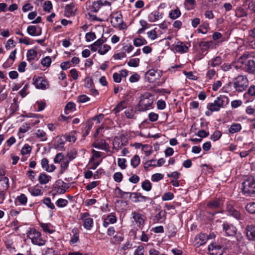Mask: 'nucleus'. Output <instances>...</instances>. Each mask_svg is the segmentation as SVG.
I'll return each instance as SVG.
<instances>
[{"instance_id":"a211bd4d","label":"nucleus","mask_w":255,"mask_h":255,"mask_svg":"<svg viewBox=\"0 0 255 255\" xmlns=\"http://www.w3.org/2000/svg\"><path fill=\"white\" fill-rule=\"evenodd\" d=\"M30 39L27 37H25L23 38H19V43H23L25 45H29V44H32L34 43V42H37L38 44L43 45L44 42L45 41V38H44L43 39H37L35 40H32L31 42H29V40Z\"/></svg>"},{"instance_id":"a878e982","label":"nucleus","mask_w":255,"mask_h":255,"mask_svg":"<svg viewBox=\"0 0 255 255\" xmlns=\"http://www.w3.org/2000/svg\"><path fill=\"white\" fill-rule=\"evenodd\" d=\"M127 106V102L124 100L121 101L116 106V107L113 110V112L115 114H117L120 113L124 109L126 108Z\"/></svg>"},{"instance_id":"6ab92c4d","label":"nucleus","mask_w":255,"mask_h":255,"mask_svg":"<svg viewBox=\"0 0 255 255\" xmlns=\"http://www.w3.org/2000/svg\"><path fill=\"white\" fill-rule=\"evenodd\" d=\"M163 13H159L157 10H154L148 16V20L150 22H153L163 17Z\"/></svg>"},{"instance_id":"bf43d9fd","label":"nucleus","mask_w":255,"mask_h":255,"mask_svg":"<svg viewBox=\"0 0 255 255\" xmlns=\"http://www.w3.org/2000/svg\"><path fill=\"white\" fill-rule=\"evenodd\" d=\"M222 133L220 130L215 131L210 136V139L214 141L219 140L222 136Z\"/></svg>"},{"instance_id":"8fccbe9b","label":"nucleus","mask_w":255,"mask_h":255,"mask_svg":"<svg viewBox=\"0 0 255 255\" xmlns=\"http://www.w3.org/2000/svg\"><path fill=\"white\" fill-rule=\"evenodd\" d=\"M42 203L45 204L47 208L51 210L55 209L54 204L51 202V199L49 197L44 198L42 200Z\"/></svg>"},{"instance_id":"72a5a7b5","label":"nucleus","mask_w":255,"mask_h":255,"mask_svg":"<svg viewBox=\"0 0 255 255\" xmlns=\"http://www.w3.org/2000/svg\"><path fill=\"white\" fill-rule=\"evenodd\" d=\"M250 45L252 48L255 49V27L249 32Z\"/></svg>"},{"instance_id":"de8ad7c7","label":"nucleus","mask_w":255,"mask_h":255,"mask_svg":"<svg viewBox=\"0 0 255 255\" xmlns=\"http://www.w3.org/2000/svg\"><path fill=\"white\" fill-rule=\"evenodd\" d=\"M111 49V47L107 44H104L103 46H101L99 48L98 50V52L100 55H104L107 53L110 49Z\"/></svg>"},{"instance_id":"f257e3e1","label":"nucleus","mask_w":255,"mask_h":255,"mask_svg":"<svg viewBox=\"0 0 255 255\" xmlns=\"http://www.w3.org/2000/svg\"><path fill=\"white\" fill-rule=\"evenodd\" d=\"M241 192L247 197L255 196V178L253 176L247 177L242 183Z\"/></svg>"},{"instance_id":"473e14b6","label":"nucleus","mask_w":255,"mask_h":255,"mask_svg":"<svg viewBox=\"0 0 255 255\" xmlns=\"http://www.w3.org/2000/svg\"><path fill=\"white\" fill-rule=\"evenodd\" d=\"M106 142L104 139H101L99 141L94 142L92 143V146L99 149H105L106 148Z\"/></svg>"},{"instance_id":"4d7b16f0","label":"nucleus","mask_w":255,"mask_h":255,"mask_svg":"<svg viewBox=\"0 0 255 255\" xmlns=\"http://www.w3.org/2000/svg\"><path fill=\"white\" fill-rule=\"evenodd\" d=\"M84 86L86 88L91 89L94 87V84L91 78L86 77L84 80Z\"/></svg>"},{"instance_id":"bb28decb","label":"nucleus","mask_w":255,"mask_h":255,"mask_svg":"<svg viewBox=\"0 0 255 255\" xmlns=\"http://www.w3.org/2000/svg\"><path fill=\"white\" fill-rule=\"evenodd\" d=\"M242 129V126L239 123H233L228 129L229 133L234 134L240 131Z\"/></svg>"},{"instance_id":"423d86ee","label":"nucleus","mask_w":255,"mask_h":255,"mask_svg":"<svg viewBox=\"0 0 255 255\" xmlns=\"http://www.w3.org/2000/svg\"><path fill=\"white\" fill-rule=\"evenodd\" d=\"M27 236L31 239L33 245L42 246L45 244L46 241L41 238V233L35 229H30L27 233Z\"/></svg>"},{"instance_id":"ea45409f","label":"nucleus","mask_w":255,"mask_h":255,"mask_svg":"<svg viewBox=\"0 0 255 255\" xmlns=\"http://www.w3.org/2000/svg\"><path fill=\"white\" fill-rule=\"evenodd\" d=\"M76 110V105L73 102L68 103L64 109L65 114H68L69 112H72Z\"/></svg>"},{"instance_id":"09e8293b","label":"nucleus","mask_w":255,"mask_h":255,"mask_svg":"<svg viewBox=\"0 0 255 255\" xmlns=\"http://www.w3.org/2000/svg\"><path fill=\"white\" fill-rule=\"evenodd\" d=\"M140 159L138 155H135L131 159L130 164L133 168H136L140 164Z\"/></svg>"},{"instance_id":"4468645a","label":"nucleus","mask_w":255,"mask_h":255,"mask_svg":"<svg viewBox=\"0 0 255 255\" xmlns=\"http://www.w3.org/2000/svg\"><path fill=\"white\" fill-rule=\"evenodd\" d=\"M207 241V234L201 233L195 237L194 243L195 246L199 247L204 245Z\"/></svg>"},{"instance_id":"2eb2a0df","label":"nucleus","mask_w":255,"mask_h":255,"mask_svg":"<svg viewBox=\"0 0 255 255\" xmlns=\"http://www.w3.org/2000/svg\"><path fill=\"white\" fill-rule=\"evenodd\" d=\"M115 15L116 16L110 15L111 22L114 27H117L121 26L123 23V15L121 12L119 13L117 12Z\"/></svg>"},{"instance_id":"aec40b11","label":"nucleus","mask_w":255,"mask_h":255,"mask_svg":"<svg viewBox=\"0 0 255 255\" xmlns=\"http://www.w3.org/2000/svg\"><path fill=\"white\" fill-rule=\"evenodd\" d=\"M93 126V122L91 121H88L87 123L83 125L82 129V136L85 137L87 136L91 130Z\"/></svg>"},{"instance_id":"052dcab7","label":"nucleus","mask_w":255,"mask_h":255,"mask_svg":"<svg viewBox=\"0 0 255 255\" xmlns=\"http://www.w3.org/2000/svg\"><path fill=\"white\" fill-rule=\"evenodd\" d=\"M52 8L53 5L51 1L46 0L45 1L43 5V9L44 11L49 12Z\"/></svg>"},{"instance_id":"864d4df0","label":"nucleus","mask_w":255,"mask_h":255,"mask_svg":"<svg viewBox=\"0 0 255 255\" xmlns=\"http://www.w3.org/2000/svg\"><path fill=\"white\" fill-rule=\"evenodd\" d=\"M250 96L255 97V86H251L247 92L244 94L245 98H248Z\"/></svg>"},{"instance_id":"c9c22d12","label":"nucleus","mask_w":255,"mask_h":255,"mask_svg":"<svg viewBox=\"0 0 255 255\" xmlns=\"http://www.w3.org/2000/svg\"><path fill=\"white\" fill-rule=\"evenodd\" d=\"M35 136L42 141L47 140V137L46 132L41 129H38L37 131L34 133Z\"/></svg>"},{"instance_id":"c85d7f7f","label":"nucleus","mask_w":255,"mask_h":255,"mask_svg":"<svg viewBox=\"0 0 255 255\" xmlns=\"http://www.w3.org/2000/svg\"><path fill=\"white\" fill-rule=\"evenodd\" d=\"M166 212L165 211H160L155 216V220L158 223H162L166 219Z\"/></svg>"},{"instance_id":"6e6552de","label":"nucleus","mask_w":255,"mask_h":255,"mask_svg":"<svg viewBox=\"0 0 255 255\" xmlns=\"http://www.w3.org/2000/svg\"><path fill=\"white\" fill-rule=\"evenodd\" d=\"M103 6V2L101 0H88L86 2V9L92 12L96 13Z\"/></svg>"},{"instance_id":"412c9836","label":"nucleus","mask_w":255,"mask_h":255,"mask_svg":"<svg viewBox=\"0 0 255 255\" xmlns=\"http://www.w3.org/2000/svg\"><path fill=\"white\" fill-rule=\"evenodd\" d=\"M215 101L221 108L228 105L229 102V99L228 97L221 95L218 97Z\"/></svg>"},{"instance_id":"f704fd0d","label":"nucleus","mask_w":255,"mask_h":255,"mask_svg":"<svg viewBox=\"0 0 255 255\" xmlns=\"http://www.w3.org/2000/svg\"><path fill=\"white\" fill-rule=\"evenodd\" d=\"M181 15V11L178 7L175 9L171 10L169 13V17L172 19H176Z\"/></svg>"},{"instance_id":"774afa93","label":"nucleus","mask_w":255,"mask_h":255,"mask_svg":"<svg viewBox=\"0 0 255 255\" xmlns=\"http://www.w3.org/2000/svg\"><path fill=\"white\" fill-rule=\"evenodd\" d=\"M233 86V82H229L226 84L222 89L223 92L225 93H229L232 90V86Z\"/></svg>"},{"instance_id":"58836bf2","label":"nucleus","mask_w":255,"mask_h":255,"mask_svg":"<svg viewBox=\"0 0 255 255\" xmlns=\"http://www.w3.org/2000/svg\"><path fill=\"white\" fill-rule=\"evenodd\" d=\"M69 161L67 159H64L60 163V170L59 174L61 175L63 174L65 171L67 169L69 166Z\"/></svg>"},{"instance_id":"2f4dec72","label":"nucleus","mask_w":255,"mask_h":255,"mask_svg":"<svg viewBox=\"0 0 255 255\" xmlns=\"http://www.w3.org/2000/svg\"><path fill=\"white\" fill-rule=\"evenodd\" d=\"M83 226L84 228L87 230H90L94 225V220L91 218H88L87 219L83 221Z\"/></svg>"},{"instance_id":"b1692460","label":"nucleus","mask_w":255,"mask_h":255,"mask_svg":"<svg viewBox=\"0 0 255 255\" xmlns=\"http://www.w3.org/2000/svg\"><path fill=\"white\" fill-rule=\"evenodd\" d=\"M72 236L70 240L71 245L76 243L79 240V231L77 228H74L72 230Z\"/></svg>"},{"instance_id":"0eeeda50","label":"nucleus","mask_w":255,"mask_h":255,"mask_svg":"<svg viewBox=\"0 0 255 255\" xmlns=\"http://www.w3.org/2000/svg\"><path fill=\"white\" fill-rule=\"evenodd\" d=\"M222 228L225 235L228 237L234 236L237 232V228L234 225L227 221L223 222Z\"/></svg>"},{"instance_id":"dca6fc26","label":"nucleus","mask_w":255,"mask_h":255,"mask_svg":"<svg viewBox=\"0 0 255 255\" xmlns=\"http://www.w3.org/2000/svg\"><path fill=\"white\" fill-rule=\"evenodd\" d=\"M212 43V41H200V42H193V46L194 47H198L200 49L202 52L207 50L211 44Z\"/></svg>"},{"instance_id":"e2e57ef3","label":"nucleus","mask_w":255,"mask_h":255,"mask_svg":"<svg viewBox=\"0 0 255 255\" xmlns=\"http://www.w3.org/2000/svg\"><path fill=\"white\" fill-rule=\"evenodd\" d=\"M96 38V35L95 32H89L85 35V39L87 42H90Z\"/></svg>"},{"instance_id":"20e7f679","label":"nucleus","mask_w":255,"mask_h":255,"mask_svg":"<svg viewBox=\"0 0 255 255\" xmlns=\"http://www.w3.org/2000/svg\"><path fill=\"white\" fill-rule=\"evenodd\" d=\"M255 53L254 52L245 53L239 58L240 62L245 64L246 71L249 73H255V61L253 59H249L250 57H255Z\"/></svg>"},{"instance_id":"f03ea898","label":"nucleus","mask_w":255,"mask_h":255,"mask_svg":"<svg viewBox=\"0 0 255 255\" xmlns=\"http://www.w3.org/2000/svg\"><path fill=\"white\" fill-rule=\"evenodd\" d=\"M224 202V197H216L209 201L207 204V212L213 216L218 213H222L221 210Z\"/></svg>"},{"instance_id":"0e129e2a","label":"nucleus","mask_w":255,"mask_h":255,"mask_svg":"<svg viewBox=\"0 0 255 255\" xmlns=\"http://www.w3.org/2000/svg\"><path fill=\"white\" fill-rule=\"evenodd\" d=\"M52 191L55 192V194H53V197H54V196L56 194H64L66 192V190H65V189H63V188H60V187H58L57 186L54 185L53 187L52 188Z\"/></svg>"},{"instance_id":"680f3d73","label":"nucleus","mask_w":255,"mask_h":255,"mask_svg":"<svg viewBox=\"0 0 255 255\" xmlns=\"http://www.w3.org/2000/svg\"><path fill=\"white\" fill-rule=\"evenodd\" d=\"M41 63L43 66L49 67L51 63V59L50 56H46L41 60Z\"/></svg>"},{"instance_id":"49530a36","label":"nucleus","mask_w":255,"mask_h":255,"mask_svg":"<svg viewBox=\"0 0 255 255\" xmlns=\"http://www.w3.org/2000/svg\"><path fill=\"white\" fill-rule=\"evenodd\" d=\"M196 4L195 0H185L184 5L186 9L187 10H191L194 8Z\"/></svg>"},{"instance_id":"f3484780","label":"nucleus","mask_w":255,"mask_h":255,"mask_svg":"<svg viewBox=\"0 0 255 255\" xmlns=\"http://www.w3.org/2000/svg\"><path fill=\"white\" fill-rule=\"evenodd\" d=\"M247 237L249 240L255 241V226L249 225L246 228Z\"/></svg>"},{"instance_id":"393cba45","label":"nucleus","mask_w":255,"mask_h":255,"mask_svg":"<svg viewBox=\"0 0 255 255\" xmlns=\"http://www.w3.org/2000/svg\"><path fill=\"white\" fill-rule=\"evenodd\" d=\"M51 179V177L44 172L40 173L38 177V181L41 184H45Z\"/></svg>"},{"instance_id":"7ed1b4c3","label":"nucleus","mask_w":255,"mask_h":255,"mask_svg":"<svg viewBox=\"0 0 255 255\" xmlns=\"http://www.w3.org/2000/svg\"><path fill=\"white\" fill-rule=\"evenodd\" d=\"M153 103L152 95L149 93H145L140 97V100L137 105V110L140 112H144L152 108Z\"/></svg>"},{"instance_id":"c756f323","label":"nucleus","mask_w":255,"mask_h":255,"mask_svg":"<svg viewBox=\"0 0 255 255\" xmlns=\"http://www.w3.org/2000/svg\"><path fill=\"white\" fill-rule=\"evenodd\" d=\"M209 28V23L208 22H204L199 26L196 31L199 33L206 34Z\"/></svg>"},{"instance_id":"f8f14e48","label":"nucleus","mask_w":255,"mask_h":255,"mask_svg":"<svg viewBox=\"0 0 255 255\" xmlns=\"http://www.w3.org/2000/svg\"><path fill=\"white\" fill-rule=\"evenodd\" d=\"M33 84L36 89L45 90L47 85H48L47 81L41 77H36L34 76L33 78Z\"/></svg>"},{"instance_id":"c03bdc74","label":"nucleus","mask_w":255,"mask_h":255,"mask_svg":"<svg viewBox=\"0 0 255 255\" xmlns=\"http://www.w3.org/2000/svg\"><path fill=\"white\" fill-rule=\"evenodd\" d=\"M222 60L221 57L216 56L209 61V64L213 67L219 66L222 63Z\"/></svg>"},{"instance_id":"5fc2aeb1","label":"nucleus","mask_w":255,"mask_h":255,"mask_svg":"<svg viewBox=\"0 0 255 255\" xmlns=\"http://www.w3.org/2000/svg\"><path fill=\"white\" fill-rule=\"evenodd\" d=\"M76 134V131L75 130H73L68 134L65 135V138L67 141L69 142H74L76 140V137L75 135Z\"/></svg>"},{"instance_id":"a18cd8bd","label":"nucleus","mask_w":255,"mask_h":255,"mask_svg":"<svg viewBox=\"0 0 255 255\" xmlns=\"http://www.w3.org/2000/svg\"><path fill=\"white\" fill-rule=\"evenodd\" d=\"M16 201H17L19 205H25L27 202V198L24 194L21 193L16 197Z\"/></svg>"},{"instance_id":"13d9d810","label":"nucleus","mask_w":255,"mask_h":255,"mask_svg":"<svg viewBox=\"0 0 255 255\" xmlns=\"http://www.w3.org/2000/svg\"><path fill=\"white\" fill-rule=\"evenodd\" d=\"M139 58H132L128 62V65L130 67H137L139 66Z\"/></svg>"},{"instance_id":"9b49d317","label":"nucleus","mask_w":255,"mask_h":255,"mask_svg":"<svg viewBox=\"0 0 255 255\" xmlns=\"http://www.w3.org/2000/svg\"><path fill=\"white\" fill-rule=\"evenodd\" d=\"M131 200L134 203L144 202L150 200L149 197L142 195L139 192H130L129 196Z\"/></svg>"},{"instance_id":"1a4fd4ad","label":"nucleus","mask_w":255,"mask_h":255,"mask_svg":"<svg viewBox=\"0 0 255 255\" xmlns=\"http://www.w3.org/2000/svg\"><path fill=\"white\" fill-rule=\"evenodd\" d=\"M208 250L211 255H222L224 252L223 247L215 243L210 244Z\"/></svg>"},{"instance_id":"69168bd1","label":"nucleus","mask_w":255,"mask_h":255,"mask_svg":"<svg viewBox=\"0 0 255 255\" xmlns=\"http://www.w3.org/2000/svg\"><path fill=\"white\" fill-rule=\"evenodd\" d=\"M127 160L125 158H119L118 159V165L121 169H125L127 167Z\"/></svg>"},{"instance_id":"603ef678","label":"nucleus","mask_w":255,"mask_h":255,"mask_svg":"<svg viewBox=\"0 0 255 255\" xmlns=\"http://www.w3.org/2000/svg\"><path fill=\"white\" fill-rule=\"evenodd\" d=\"M245 208L249 213L255 214V202H250L248 203Z\"/></svg>"},{"instance_id":"3c124183","label":"nucleus","mask_w":255,"mask_h":255,"mask_svg":"<svg viewBox=\"0 0 255 255\" xmlns=\"http://www.w3.org/2000/svg\"><path fill=\"white\" fill-rule=\"evenodd\" d=\"M55 204L59 208H63L67 206L68 201L66 199L59 198L56 201Z\"/></svg>"},{"instance_id":"6e6d98bb","label":"nucleus","mask_w":255,"mask_h":255,"mask_svg":"<svg viewBox=\"0 0 255 255\" xmlns=\"http://www.w3.org/2000/svg\"><path fill=\"white\" fill-rule=\"evenodd\" d=\"M17 100V98H14L13 99V103L10 105V109L12 113H14L18 110L19 106Z\"/></svg>"},{"instance_id":"a19ab883","label":"nucleus","mask_w":255,"mask_h":255,"mask_svg":"<svg viewBox=\"0 0 255 255\" xmlns=\"http://www.w3.org/2000/svg\"><path fill=\"white\" fill-rule=\"evenodd\" d=\"M141 187L143 190L149 192L152 189V184L149 180L145 179L141 183Z\"/></svg>"},{"instance_id":"5701e85b","label":"nucleus","mask_w":255,"mask_h":255,"mask_svg":"<svg viewBox=\"0 0 255 255\" xmlns=\"http://www.w3.org/2000/svg\"><path fill=\"white\" fill-rule=\"evenodd\" d=\"M174 49L180 53H184L188 52L189 48L187 46L184 44L183 42L179 41L174 46Z\"/></svg>"},{"instance_id":"9d476101","label":"nucleus","mask_w":255,"mask_h":255,"mask_svg":"<svg viewBox=\"0 0 255 255\" xmlns=\"http://www.w3.org/2000/svg\"><path fill=\"white\" fill-rule=\"evenodd\" d=\"M131 215L137 227L142 229L145 224L144 216L136 211L132 212Z\"/></svg>"},{"instance_id":"37998d69","label":"nucleus","mask_w":255,"mask_h":255,"mask_svg":"<svg viewBox=\"0 0 255 255\" xmlns=\"http://www.w3.org/2000/svg\"><path fill=\"white\" fill-rule=\"evenodd\" d=\"M124 238L123 236L119 235L118 234H117L113 237V238L111 239L110 242L113 245L118 244L122 242L124 240Z\"/></svg>"},{"instance_id":"338daca9","label":"nucleus","mask_w":255,"mask_h":255,"mask_svg":"<svg viewBox=\"0 0 255 255\" xmlns=\"http://www.w3.org/2000/svg\"><path fill=\"white\" fill-rule=\"evenodd\" d=\"M64 159V156L63 153H58L55 155L53 161L55 163H61Z\"/></svg>"},{"instance_id":"cd10ccee","label":"nucleus","mask_w":255,"mask_h":255,"mask_svg":"<svg viewBox=\"0 0 255 255\" xmlns=\"http://www.w3.org/2000/svg\"><path fill=\"white\" fill-rule=\"evenodd\" d=\"M26 31L27 33L32 36H39L41 35L40 32L36 31V26L35 25H31L28 26Z\"/></svg>"},{"instance_id":"ddd939ff","label":"nucleus","mask_w":255,"mask_h":255,"mask_svg":"<svg viewBox=\"0 0 255 255\" xmlns=\"http://www.w3.org/2000/svg\"><path fill=\"white\" fill-rule=\"evenodd\" d=\"M226 210L230 216H233L237 219H240L241 214L239 211L235 208L231 202L227 203Z\"/></svg>"},{"instance_id":"4be33fe9","label":"nucleus","mask_w":255,"mask_h":255,"mask_svg":"<svg viewBox=\"0 0 255 255\" xmlns=\"http://www.w3.org/2000/svg\"><path fill=\"white\" fill-rule=\"evenodd\" d=\"M123 136V135H122L121 137H118L117 136L114 138L113 142V148L116 149L117 151L122 148L123 146L125 145L124 143H121L122 141V137Z\"/></svg>"},{"instance_id":"e433bc0d","label":"nucleus","mask_w":255,"mask_h":255,"mask_svg":"<svg viewBox=\"0 0 255 255\" xmlns=\"http://www.w3.org/2000/svg\"><path fill=\"white\" fill-rule=\"evenodd\" d=\"M0 182H2L1 191L5 192L9 187V179L7 177H3L0 179Z\"/></svg>"},{"instance_id":"79ce46f5","label":"nucleus","mask_w":255,"mask_h":255,"mask_svg":"<svg viewBox=\"0 0 255 255\" xmlns=\"http://www.w3.org/2000/svg\"><path fill=\"white\" fill-rule=\"evenodd\" d=\"M54 185L57 186L60 188H63L66 191L70 188L69 183L64 182L63 181L60 179L56 180Z\"/></svg>"},{"instance_id":"4c0bfd02","label":"nucleus","mask_w":255,"mask_h":255,"mask_svg":"<svg viewBox=\"0 0 255 255\" xmlns=\"http://www.w3.org/2000/svg\"><path fill=\"white\" fill-rule=\"evenodd\" d=\"M207 108L209 109L211 112H218L221 108L217 102L214 101L213 103H209L207 105Z\"/></svg>"},{"instance_id":"39448f33","label":"nucleus","mask_w":255,"mask_h":255,"mask_svg":"<svg viewBox=\"0 0 255 255\" xmlns=\"http://www.w3.org/2000/svg\"><path fill=\"white\" fill-rule=\"evenodd\" d=\"M233 87L238 92H242L246 90L249 85V81L246 76L239 75L233 80Z\"/></svg>"},{"instance_id":"7c9ffc66","label":"nucleus","mask_w":255,"mask_h":255,"mask_svg":"<svg viewBox=\"0 0 255 255\" xmlns=\"http://www.w3.org/2000/svg\"><path fill=\"white\" fill-rule=\"evenodd\" d=\"M37 52L34 49H31L27 51L26 53L27 60L30 62L35 59L37 57Z\"/></svg>"}]
</instances>
